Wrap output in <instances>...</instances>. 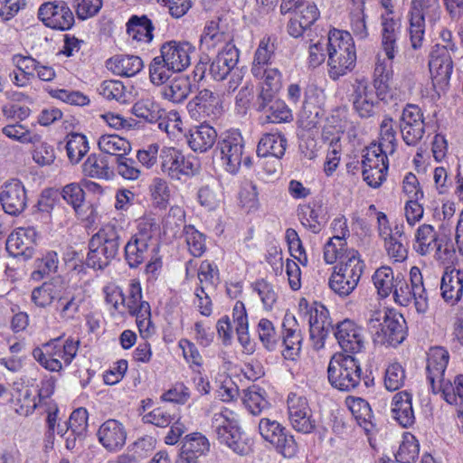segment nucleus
<instances>
[{
	"instance_id": "32",
	"label": "nucleus",
	"mask_w": 463,
	"mask_h": 463,
	"mask_svg": "<svg viewBox=\"0 0 463 463\" xmlns=\"http://www.w3.org/2000/svg\"><path fill=\"white\" fill-rule=\"evenodd\" d=\"M63 282L59 279H52L36 287L31 293V301L35 307L46 308L55 303Z\"/></svg>"
},
{
	"instance_id": "40",
	"label": "nucleus",
	"mask_w": 463,
	"mask_h": 463,
	"mask_svg": "<svg viewBox=\"0 0 463 463\" xmlns=\"http://www.w3.org/2000/svg\"><path fill=\"white\" fill-rule=\"evenodd\" d=\"M98 146L100 151L107 155L118 157L128 156L131 151V145L118 135H103L99 138Z\"/></svg>"
},
{
	"instance_id": "31",
	"label": "nucleus",
	"mask_w": 463,
	"mask_h": 463,
	"mask_svg": "<svg viewBox=\"0 0 463 463\" xmlns=\"http://www.w3.org/2000/svg\"><path fill=\"white\" fill-rule=\"evenodd\" d=\"M82 301L80 293L68 291L63 284L54 303V309L61 320L69 321L79 313Z\"/></svg>"
},
{
	"instance_id": "6",
	"label": "nucleus",
	"mask_w": 463,
	"mask_h": 463,
	"mask_svg": "<svg viewBox=\"0 0 463 463\" xmlns=\"http://www.w3.org/2000/svg\"><path fill=\"white\" fill-rule=\"evenodd\" d=\"M396 279L392 292L394 301L401 306L408 307L413 300L417 312L425 314L429 309V302L420 269H411L410 283L401 274L396 276Z\"/></svg>"
},
{
	"instance_id": "46",
	"label": "nucleus",
	"mask_w": 463,
	"mask_h": 463,
	"mask_svg": "<svg viewBox=\"0 0 463 463\" xmlns=\"http://www.w3.org/2000/svg\"><path fill=\"white\" fill-rule=\"evenodd\" d=\"M149 194L153 206L166 209L171 196L170 187L166 180L156 177L149 184Z\"/></svg>"
},
{
	"instance_id": "28",
	"label": "nucleus",
	"mask_w": 463,
	"mask_h": 463,
	"mask_svg": "<svg viewBox=\"0 0 463 463\" xmlns=\"http://www.w3.org/2000/svg\"><path fill=\"white\" fill-rule=\"evenodd\" d=\"M327 315V309H326L324 306H321L320 310L316 308L314 311H311L309 316L310 338L313 340L314 345L317 348L323 347L326 337L328 333L333 330Z\"/></svg>"
},
{
	"instance_id": "22",
	"label": "nucleus",
	"mask_w": 463,
	"mask_h": 463,
	"mask_svg": "<svg viewBox=\"0 0 463 463\" xmlns=\"http://www.w3.org/2000/svg\"><path fill=\"white\" fill-rule=\"evenodd\" d=\"M239 56V50L232 44H227L210 62L209 75L217 81L225 80L236 68Z\"/></svg>"
},
{
	"instance_id": "21",
	"label": "nucleus",
	"mask_w": 463,
	"mask_h": 463,
	"mask_svg": "<svg viewBox=\"0 0 463 463\" xmlns=\"http://www.w3.org/2000/svg\"><path fill=\"white\" fill-rule=\"evenodd\" d=\"M429 68L434 84L447 85L449 83L453 70V61L447 47L437 45V49L430 53Z\"/></svg>"
},
{
	"instance_id": "48",
	"label": "nucleus",
	"mask_w": 463,
	"mask_h": 463,
	"mask_svg": "<svg viewBox=\"0 0 463 463\" xmlns=\"http://www.w3.org/2000/svg\"><path fill=\"white\" fill-rule=\"evenodd\" d=\"M65 147L68 158L72 164L79 163L90 149L86 137L78 133L71 134L68 137Z\"/></svg>"
},
{
	"instance_id": "53",
	"label": "nucleus",
	"mask_w": 463,
	"mask_h": 463,
	"mask_svg": "<svg viewBox=\"0 0 463 463\" xmlns=\"http://www.w3.org/2000/svg\"><path fill=\"white\" fill-rule=\"evenodd\" d=\"M99 94L109 100H116L119 103L128 101V93L124 84L117 80H104L99 88Z\"/></svg>"
},
{
	"instance_id": "7",
	"label": "nucleus",
	"mask_w": 463,
	"mask_h": 463,
	"mask_svg": "<svg viewBox=\"0 0 463 463\" xmlns=\"http://www.w3.org/2000/svg\"><path fill=\"white\" fill-rule=\"evenodd\" d=\"M345 260L335 267L328 281L330 288L341 297H346L354 290L365 267L355 250H352Z\"/></svg>"
},
{
	"instance_id": "17",
	"label": "nucleus",
	"mask_w": 463,
	"mask_h": 463,
	"mask_svg": "<svg viewBox=\"0 0 463 463\" xmlns=\"http://www.w3.org/2000/svg\"><path fill=\"white\" fill-rule=\"evenodd\" d=\"M0 203L4 211L13 216L21 214L27 206V194L22 182L12 179L2 186Z\"/></svg>"
},
{
	"instance_id": "61",
	"label": "nucleus",
	"mask_w": 463,
	"mask_h": 463,
	"mask_svg": "<svg viewBox=\"0 0 463 463\" xmlns=\"http://www.w3.org/2000/svg\"><path fill=\"white\" fill-rule=\"evenodd\" d=\"M319 12L316 5H307L299 14L290 19V29H308L318 18Z\"/></svg>"
},
{
	"instance_id": "59",
	"label": "nucleus",
	"mask_w": 463,
	"mask_h": 463,
	"mask_svg": "<svg viewBox=\"0 0 463 463\" xmlns=\"http://www.w3.org/2000/svg\"><path fill=\"white\" fill-rule=\"evenodd\" d=\"M184 232L190 253L194 257L202 256L205 251L204 237L203 233L199 232L192 225L184 226Z\"/></svg>"
},
{
	"instance_id": "38",
	"label": "nucleus",
	"mask_w": 463,
	"mask_h": 463,
	"mask_svg": "<svg viewBox=\"0 0 463 463\" xmlns=\"http://www.w3.org/2000/svg\"><path fill=\"white\" fill-rule=\"evenodd\" d=\"M392 80V61H386V59L382 58L379 53L377 55L373 71V86L379 97L385 95L388 92L391 88Z\"/></svg>"
},
{
	"instance_id": "54",
	"label": "nucleus",
	"mask_w": 463,
	"mask_h": 463,
	"mask_svg": "<svg viewBox=\"0 0 463 463\" xmlns=\"http://www.w3.org/2000/svg\"><path fill=\"white\" fill-rule=\"evenodd\" d=\"M2 133L7 137L18 141L23 144L33 143L35 144L40 140V136L37 134H32L31 131L20 123L10 124L3 127Z\"/></svg>"
},
{
	"instance_id": "20",
	"label": "nucleus",
	"mask_w": 463,
	"mask_h": 463,
	"mask_svg": "<svg viewBox=\"0 0 463 463\" xmlns=\"http://www.w3.org/2000/svg\"><path fill=\"white\" fill-rule=\"evenodd\" d=\"M449 352L441 346L432 347L428 353L427 379L434 393H438L439 385L446 382L444 373L449 364Z\"/></svg>"
},
{
	"instance_id": "33",
	"label": "nucleus",
	"mask_w": 463,
	"mask_h": 463,
	"mask_svg": "<svg viewBox=\"0 0 463 463\" xmlns=\"http://www.w3.org/2000/svg\"><path fill=\"white\" fill-rule=\"evenodd\" d=\"M287 138L280 133H268L258 143L256 153L260 157L281 158L286 151Z\"/></svg>"
},
{
	"instance_id": "41",
	"label": "nucleus",
	"mask_w": 463,
	"mask_h": 463,
	"mask_svg": "<svg viewBox=\"0 0 463 463\" xmlns=\"http://www.w3.org/2000/svg\"><path fill=\"white\" fill-rule=\"evenodd\" d=\"M132 113L150 124L156 123L165 116V110L150 98L137 100L132 107Z\"/></svg>"
},
{
	"instance_id": "5",
	"label": "nucleus",
	"mask_w": 463,
	"mask_h": 463,
	"mask_svg": "<svg viewBox=\"0 0 463 463\" xmlns=\"http://www.w3.org/2000/svg\"><path fill=\"white\" fill-rule=\"evenodd\" d=\"M79 345V340L70 337L61 343V338L57 337L43 344L42 347H35L33 356L46 370L59 372L62 368L59 358L63 360L65 365L71 364L78 353Z\"/></svg>"
},
{
	"instance_id": "9",
	"label": "nucleus",
	"mask_w": 463,
	"mask_h": 463,
	"mask_svg": "<svg viewBox=\"0 0 463 463\" xmlns=\"http://www.w3.org/2000/svg\"><path fill=\"white\" fill-rule=\"evenodd\" d=\"M217 147L226 171L231 174L238 173L241 164L247 167L252 165L251 157L244 148V139L237 130L224 133L220 137Z\"/></svg>"
},
{
	"instance_id": "2",
	"label": "nucleus",
	"mask_w": 463,
	"mask_h": 463,
	"mask_svg": "<svg viewBox=\"0 0 463 463\" xmlns=\"http://www.w3.org/2000/svg\"><path fill=\"white\" fill-rule=\"evenodd\" d=\"M194 47L188 42L171 40L160 47V54L149 63V80L156 86L164 85L174 73L185 71L191 65Z\"/></svg>"
},
{
	"instance_id": "8",
	"label": "nucleus",
	"mask_w": 463,
	"mask_h": 463,
	"mask_svg": "<svg viewBox=\"0 0 463 463\" xmlns=\"http://www.w3.org/2000/svg\"><path fill=\"white\" fill-rule=\"evenodd\" d=\"M361 373L358 360L350 354L334 356L327 368L330 384L343 392L355 389L361 383Z\"/></svg>"
},
{
	"instance_id": "63",
	"label": "nucleus",
	"mask_w": 463,
	"mask_h": 463,
	"mask_svg": "<svg viewBox=\"0 0 463 463\" xmlns=\"http://www.w3.org/2000/svg\"><path fill=\"white\" fill-rule=\"evenodd\" d=\"M353 249H347L346 245H339L335 240L330 239L324 247V260L327 264H333L336 260L339 263L345 261L346 257Z\"/></svg>"
},
{
	"instance_id": "52",
	"label": "nucleus",
	"mask_w": 463,
	"mask_h": 463,
	"mask_svg": "<svg viewBox=\"0 0 463 463\" xmlns=\"http://www.w3.org/2000/svg\"><path fill=\"white\" fill-rule=\"evenodd\" d=\"M438 392H441L444 400L449 404H457L458 398L463 400V374L455 377L454 383L446 380L438 387Z\"/></svg>"
},
{
	"instance_id": "42",
	"label": "nucleus",
	"mask_w": 463,
	"mask_h": 463,
	"mask_svg": "<svg viewBox=\"0 0 463 463\" xmlns=\"http://www.w3.org/2000/svg\"><path fill=\"white\" fill-rule=\"evenodd\" d=\"M59 256L54 250H49L37 258L34 261L35 269L32 272L31 278L34 280H40L51 274L58 272Z\"/></svg>"
},
{
	"instance_id": "49",
	"label": "nucleus",
	"mask_w": 463,
	"mask_h": 463,
	"mask_svg": "<svg viewBox=\"0 0 463 463\" xmlns=\"http://www.w3.org/2000/svg\"><path fill=\"white\" fill-rule=\"evenodd\" d=\"M269 42V38H263L255 52L254 61L251 66V73L255 77L261 76L262 69H265L264 66L268 65L274 52V44Z\"/></svg>"
},
{
	"instance_id": "47",
	"label": "nucleus",
	"mask_w": 463,
	"mask_h": 463,
	"mask_svg": "<svg viewBox=\"0 0 463 463\" xmlns=\"http://www.w3.org/2000/svg\"><path fill=\"white\" fill-rule=\"evenodd\" d=\"M350 411L356 419L358 424L369 431L373 426L372 420L373 418L371 406L367 401L363 398H353L349 403Z\"/></svg>"
},
{
	"instance_id": "37",
	"label": "nucleus",
	"mask_w": 463,
	"mask_h": 463,
	"mask_svg": "<svg viewBox=\"0 0 463 463\" xmlns=\"http://www.w3.org/2000/svg\"><path fill=\"white\" fill-rule=\"evenodd\" d=\"M85 175L98 179H111L113 170L109 167L108 156L101 154H91L82 165Z\"/></svg>"
},
{
	"instance_id": "60",
	"label": "nucleus",
	"mask_w": 463,
	"mask_h": 463,
	"mask_svg": "<svg viewBox=\"0 0 463 463\" xmlns=\"http://www.w3.org/2000/svg\"><path fill=\"white\" fill-rule=\"evenodd\" d=\"M406 375L405 371L399 363L391 364L384 376V385L389 391H397L404 384Z\"/></svg>"
},
{
	"instance_id": "44",
	"label": "nucleus",
	"mask_w": 463,
	"mask_h": 463,
	"mask_svg": "<svg viewBox=\"0 0 463 463\" xmlns=\"http://www.w3.org/2000/svg\"><path fill=\"white\" fill-rule=\"evenodd\" d=\"M372 280L377 294L385 298L392 292L397 279L391 267L382 266L374 271Z\"/></svg>"
},
{
	"instance_id": "62",
	"label": "nucleus",
	"mask_w": 463,
	"mask_h": 463,
	"mask_svg": "<svg viewBox=\"0 0 463 463\" xmlns=\"http://www.w3.org/2000/svg\"><path fill=\"white\" fill-rule=\"evenodd\" d=\"M434 258L442 262H449L455 258L456 250L451 239L446 235L439 236L433 246Z\"/></svg>"
},
{
	"instance_id": "55",
	"label": "nucleus",
	"mask_w": 463,
	"mask_h": 463,
	"mask_svg": "<svg viewBox=\"0 0 463 463\" xmlns=\"http://www.w3.org/2000/svg\"><path fill=\"white\" fill-rule=\"evenodd\" d=\"M67 424V431H71V435H76L79 440H82L86 435L88 428V411L84 408L74 410Z\"/></svg>"
},
{
	"instance_id": "3",
	"label": "nucleus",
	"mask_w": 463,
	"mask_h": 463,
	"mask_svg": "<svg viewBox=\"0 0 463 463\" xmlns=\"http://www.w3.org/2000/svg\"><path fill=\"white\" fill-rule=\"evenodd\" d=\"M329 76L337 80L351 71L356 61L354 39L349 31H329L327 37Z\"/></svg>"
},
{
	"instance_id": "64",
	"label": "nucleus",
	"mask_w": 463,
	"mask_h": 463,
	"mask_svg": "<svg viewBox=\"0 0 463 463\" xmlns=\"http://www.w3.org/2000/svg\"><path fill=\"white\" fill-rule=\"evenodd\" d=\"M419 444L414 437L411 439L404 440L395 455L396 461L400 463H412L419 456Z\"/></svg>"
},
{
	"instance_id": "16",
	"label": "nucleus",
	"mask_w": 463,
	"mask_h": 463,
	"mask_svg": "<svg viewBox=\"0 0 463 463\" xmlns=\"http://www.w3.org/2000/svg\"><path fill=\"white\" fill-rule=\"evenodd\" d=\"M187 110L192 118L206 122L221 115L222 109L219 106L217 96L210 90L203 89L188 102Z\"/></svg>"
},
{
	"instance_id": "50",
	"label": "nucleus",
	"mask_w": 463,
	"mask_h": 463,
	"mask_svg": "<svg viewBox=\"0 0 463 463\" xmlns=\"http://www.w3.org/2000/svg\"><path fill=\"white\" fill-rule=\"evenodd\" d=\"M257 332L260 341L268 351L276 349L279 336L277 335L274 325L270 320L261 318L258 323Z\"/></svg>"
},
{
	"instance_id": "57",
	"label": "nucleus",
	"mask_w": 463,
	"mask_h": 463,
	"mask_svg": "<svg viewBox=\"0 0 463 463\" xmlns=\"http://www.w3.org/2000/svg\"><path fill=\"white\" fill-rule=\"evenodd\" d=\"M149 304L146 301L142 300V288L139 281L131 280L128 295L126 296L125 307L128 313L132 316L140 312L141 305Z\"/></svg>"
},
{
	"instance_id": "45",
	"label": "nucleus",
	"mask_w": 463,
	"mask_h": 463,
	"mask_svg": "<svg viewBox=\"0 0 463 463\" xmlns=\"http://www.w3.org/2000/svg\"><path fill=\"white\" fill-rule=\"evenodd\" d=\"M243 402L249 411L255 416L269 408V402L265 397V391L257 385L244 390Z\"/></svg>"
},
{
	"instance_id": "39",
	"label": "nucleus",
	"mask_w": 463,
	"mask_h": 463,
	"mask_svg": "<svg viewBox=\"0 0 463 463\" xmlns=\"http://www.w3.org/2000/svg\"><path fill=\"white\" fill-rule=\"evenodd\" d=\"M439 237V235L432 225L421 224L416 230L413 249L421 256L430 255L433 252V246Z\"/></svg>"
},
{
	"instance_id": "4",
	"label": "nucleus",
	"mask_w": 463,
	"mask_h": 463,
	"mask_svg": "<svg viewBox=\"0 0 463 463\" xmlns=\"http://www.w3.org/2000/svg\"><path fill=\"white\" fill-rule=\"evenodd\" d=\"M368 330L374 344L397 346L407 335L406 321L401 313L393 310H378L368 320Z\"/></svg>"
},
{
	"instance_id": "11",
	"label": "nucleus",
	"mask_w": 463,
	"mask_h": 463,
	"mask_svg": "<svg viewBox=\"0 0 463 463\" xmlns=\"http://www.w3.org/2000/svg\"><path fill=\"white\" fill-rule=\"evenodd\" d=\"M259 430L261 437L272 444L285 458H292L298 452V444L288 430L277 420L263 418L260 420Z\"/></svg>"
},
{
	"instance_id": "13",
	"label": "nucleus",
	"mask_w": 463,
	"mask_h": 463,
	"mask_svg": "<svg viewBox=\"0 0 463 463\" xmlns=\"http://www.w3.org/2000/svg\"><path fill=\"white\" fill-rule=\"evenodd\" d=\"M400 130L403 141L408 146H416L423 137L425 124L420 109L413 104H407L400 117Z\"/></svg>"
},
{
	"instance_id": "35",
	"label": "nucleus",
	"mask_w": 463,
	"mask_h": 463,
	"mask_svg": "<svg viewBox=\"0 0 463 463\" xmlns=\"http://www.w3.org/2000/svg\"><path fill=\"white\" fill-rule=\"evenodd\" d=\"M232 319L236 325L235 330L238 341L248 354L254 352V344L250 341L249 335V323L245 306L243 302L237 301L232 309Z\"/></svg>"
},
{
	"instance_id": "27",
	"label": "nucleus",
	"mask_w": 463,
	"mask_h": 463,
	"mask_svg": "<svg viewBox=\"0 0 463 463\" xmlns=\"http://www.w3.org/2000/svg\"><path fill=\"white\" fill-rule=\"evenodd\" d=\"M186 139L189 147L193 151L204 153L215 144L217 131L214 128L206 124V122H203L201 125L194 127L189 130Z\"/></svg>"
},
{
	"instance_id": "24",
	"label": "nucleus",
	"mask_w": 463,
	"mask_h": 463,
	"mask_svg": "<svg viewBox=\"0 0 463 463\" xmlns=\"http://www.w3.org/2000/svg\"><path fill=\"white\" fill-rule=\"evenodd\" d=\"M98 439L108 451L121 449L127 439V431L124 425L117 420H108L98 430Z\"/></svg>"
},
{
	"instance_id": "14",
	"label": "nucleus",
	"mask_w": 463,
	"mask_h": 463,
	"mask_svg": "<svg viewBox=\"0 0 463 463\" xmlns=\"http://www.w3.org/2000/svg\"><path fill=\"white\" fill-rule=\"evenodd\" d=\"M161 169L170 178L179 180L183 175H194L198 165L186 158L181 151L175 147H165L161 151Z\"/></svg>"
},
{
	"instance_id": "10",
	"label": "nucleus",
	"mask_w": 463,
	"mask_h": 463,
	"mask_svg": "<svg viewBox=\"0 0 463 463\" xmlns=\"http://www.w3.org/2000/svg\"><path fill=\"white\" fill-rule=\"evenodd\" d=\"M213 427L215 429L217 438L221 443L225 444L239 455H247L250 451V446L241 439L237 421L233 412L224 409L213 417Z\"/></svg>"
},
{
	"instance_id": "36",
	"label": "nucleus",
	"mask_w": 463,
	"mask_h": 463,
	"mask_svg": "<svg viewBox=\"0 0 463 463\" xmlns=\"http://www.w3.org/2000/svg\"><path fill=\"white\" fill-rule=\"evenodd\" d=\"M155 250L149 243L129 239L124 247L125 260L130 269H136L147 260Z\"/></svg>"
},
{
	"instance_id": "29",
	"label": "nucleus",
	"mask_w": 463,
	"mask_h": 463,
	"mask_svg": "<svg viewBox=\"0 0 463 463\" xmlns=\"http://www.w3.org/2000/svg\"><path fill=\"white\" fill-rule=\"evenodd\" d=\"M440 290L446 302L458 303L463 294V272L456 269L446 270L441 278Z\"/></svg>"
},
{
	"instance_id": "56",
	"label": "nucleus",
	"mask_w": 463,
	"mask_h": 463,
	"mask_svg": "<svg viewBox=\"0 0 463 463\" xmlns=\"http://www.w3.org/2000/svg\"><path fill=\"white\" fill-rule=\"evenodd\" d=\"M263 113H265L268 122L271 123H288L293 120L291 109L279 99Z\"/></svg>"
},
{
	"instance_id": "58",
	"label": "nucleus",
	"mask_w": 463,
	"mask_h": 463,
	"mask_svg": "<svg viewBox=\"0 0 463 463\" xmlns=\"http://www.w3.org/2000/svg\"><path fill=\"white\" fill-rule=\"evenodd\" d=\"M49 94L67 104L74 106H85L90 103L87 95L79 90H70L66 89H51Z\"/></svg>"
},
{
	"instance_id": "34",
	"label": "nucleus",
	"mask_w": 463,
	"mask_h": 463,
	"mask_svg": "<svg viewBox=\"0 0 463 463\" xmlns=\"http://www.w3.org/2000/svg\"><path fill=\"white\" fill-rule=\"evenodd\" d=\"M301 224L313 233H319L326 223V213L322 204L302 205L298 210Z\"/></svg>"
},
{
	"instance_id": "25",
	"label": "nucleus",
	"mask_w": 463,
	"mask_h": 463,
	"mask_svg": "<svg viewBox=\"0 0 463 463\" xmlns=\"http://www.w3.org/2000/svg\"><path fill=\"white\" fill-rule=\"evenodd\" d=\"M283 345L282 353L286 359L294 360L300 352L302 335L296 317L293 315L286 314L283 319Z\"/></svg>"
},
{
	"instance_id": "12",
	"label": "nucleus",
	"mask_w": 463,
	"mask_h": 463,
	"mask_svg": "<svg viewBox=\"0 0 463 463\" xmlns=\"http://www.w3.org/2000/svg\"><path fill=\"white\" fill-rule=\"evenodd\" d=\"M288 420L298 432L312 433L317 426L312 410L306 397L290 393L287 400Z\"/></svg>"
},
{
	"instance_id": "15",
	"label": "nucleus",
	"mask_w": 463,
	"mask_h": 463,
	"mask_svg": "<svg viewBox=\"0 0 463 463\" xmlns=\"http://www.w3.org/2000/svg\"><path fill=\"white\" fill-rule=\"evenodd\" d=\"M38 17L50 29H71L74 16L65 2H46L38 9Z\"/></svg>"
},
{
	"instance_id": "26",
	"label": "nucleus",
	"mask_w": 463,
	"mask_h": 463,
	"mask_svg": "<svg viewBox=\"0 0 463 463\" xmlns=\"http://www.w3.org/2000/svg\"><path fill=\"white\" fill-rule=\"evenodd\" d=\"M106 68L120 77H133L144 68L143 60L137 55L117 54L106 61Z\"/></svg>"
},
{
	"instance_id": "43",
	"label": "nucleus",
	"mask_w": 463,
	"mask_h": 463,
	"mask_svg": "<svg viewBox=\"0 0 463 463\" xmlns=\"http://www.w3.org/2000/svg\"><path fill=\"white\" fill-rule=\"evenodd\" d=\"M191 92V83L188 78L176 77L162 89V96L174 102L184 101Z\"/></svg>"
},
{
	"instance_id": "51",
	"label": "nucleus",
	"mask_w": 463,
	"mask_h": 463,
	"mask_svg": "<svg viewBox=\"0 0 463 463\" xmlns=\"http://www.w3.org/2000/svg\"><path fill=\"white\" fill-rule=\"evenodd\" d=\"M383 144H372L363 150V169L377 168L383 165V164H388V158L383 149Z\"/></svg>"
},
{
	"instance_id": "1",
	"label": "nucleus",
	"mask_w": 463,
	"mask_h": 463,
	"mask_svg": "<svg viewBox=\"0 0 463 463\" xmlns=\"http://www.w3.org/2000/svg\"><path fill=\"white\" fill-rule=\"evenodd\" d=\"M123 232V228L118 226L116 222L103 225L89 241V252L85 262L79 260L73 263L72 270L78 274H85L87 268L94 270L104 269L117 257Z\"/></svg>"
},
{
	"instance_id": "19",
	"label": "nucleus",
	"mask_w": 463,
	"mask_h": 463,
	"mask_svg": "<svg viewBox=\"0 0 463 463\" xmlns=\"http://www.w3.org/2000/svg\"><path fill=\"white\" fill-rule=\"evenodd\" d=\"M334 335L346 353L357 354L364 348L363 329L352 320L345 319L338 323Z\"/></svg>"
},
{
	"instance_id": "23",
	"label": "nucleus",
	"mask_w": 463,
	"mask_h": 463,
	"mask_svg": "<svg viewBox=\"0 0 463 463\" xmlns=\"http://www.w3.org/2000/svg\"><path fill=\"white\" fill-rule=\"evenodd\" d=\"M35 232L32 228H18L12 232L5 243L8 253L14 257L32 258L35 245Z\"/></svg>"
},
{
	"instance_id": "30",
	"label": "nucleus",
	"mask_w": 463,
	"mask_h": 463,
	"mask_svg": "<svg viewBox=\"0 0 463 463\" xmlns=\"http://www.w3.org/2000/svg\"><path fill=\"white\" fill-rule=\"evenodd\" d=\"M392 414L393 419L403 428H409L415 422L412 409L411 394L407 391L397 392L392 402Z\"/></svg>"
},
{
	"instance_id": "18",
	"label": "nucleus",
	"mask_w": 463,
	"mask_h": 463,
	"mask_svg": "<svg viewBox=\"0 0 463 463\" xmlns=\"http://www.w3.org/2000/svg\"><path fill=\"white\" fill-rule=\"evenodd\" d=\"M440 17L439 0H412L409 21L411 27H434Z\"/></svg>"
}]
</instances>
